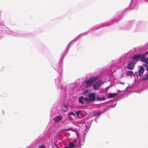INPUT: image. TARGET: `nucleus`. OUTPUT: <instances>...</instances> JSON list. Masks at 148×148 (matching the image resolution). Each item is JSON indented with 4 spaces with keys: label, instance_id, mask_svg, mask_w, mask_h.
Listing matches in <instances>:
<instances>
[{
    "label": "nucleus",
    "instance_id": "1",
    "mask_svg": "<svg viewBox=\"0 0 148 148\" xmlns=\"http://www.w3.org/2000/svg\"><path fill=\"white\" fill-rule=\"evenodd\" d=\"M59 138V135L56 132H53L50 135L49 139L43 140L39 138L37 139L35 143L37 144L38 148H46L50 144H55Z\"/></svg>",
    "mask_w": 148,
    "mask_h": 148
},
{
    "label": "nucleus",
    "instance_id": "2",
    "mask_svg": "<svg viewBox=\"0 0 148 148\" xmlns=\"http://www.w3.org/2000/svg\"><path fill=\"white\" fill-rule=\"evenodd\" d=\"M62 62H61L62 63ZM57 71L59 74V76L55 79V83L56 85L59 88H62V86L61 84L62 79V63L59 64L57 68Z\"/></svg>",
    "mask_w": 148,
    "mask_h": 148
},
{
    "label": "nucleus",
    "instance_id": "3",
    "mask_svg": "<svg viewBox=\"0 0 148 148\" xmlns=\"http://www.w3.org/2000/svg\"><path fill=\"white\" fill-rule=\"evenodd\" d=\"M99 76H97L92 77L90 78L89 79L85 80L84 82V84L86 85L85 87L86 88L90 87L92 84L96 80L99 79Z\"/></svg>",
    "mask_w": 148,
    "mask_h": 148
},
{
    "label": "nucleus",
    "instance_id": "4",
    "mask_svg": "<svg viewBox=\"0 0 148 148\" xmlns=\"http://www.w3.org/2000/svg\"><path fill=\"white\" fill-rule=\"evenodd\" d=\"M96 95V93H90L88 95V97H85L84 99L88 103L90 101H93L95 99Z\"/></svg>",
    "mask_w": 148,
    "mask_h": 148
},
{
    "label": "nucleus",
    "instance_id": "5",
    "mask_svg": "<svg viewBox=\"0 0 148 148\" xmlns=\"http://www.w3.org/2000/svg\"><path fill=\"white\" fill-rule=\"evenodd\" d=\"M144 55V53L142 54H135L133 56V60L134 61H137L139 60L141 61V58H143Z\"/></svg>",
    "mask_w": 148,
    "mask_h": 148
},
{
    "label": "nucleus",
    "instance_id": "6",
    "mask_svg": "<svg viewBox=\"0 0 148 148\" xmlns=\"http://www.w3.org/2000/svg\"><path fill=\"white\" fill-rule=\"evenodd\" d=\"M88 32H85L84 33H83V34L80 35L79 36H77L76 38H75L73 40H72L68 44V45L67 47V50L69 48L70 46L71 45V44L74 41H75L77 40L80 37L82 36H84L86 35H87L88 34Z\"/></svg>",
    "mask_w": 148,
    "mask_h": 148
},
{
    "label": "nucleus",
    "instance_id": "7",
    "mask_svg": "<svg viewBox=\"0 0 148 148\" xmlns=\"http://www.w3.org/2000/svg\"><path fill=\"white\" fill-rule=\"evenodd\" d=\"M102 82L100 80L96 82L93 85V88L94 90H98L101 85L102 84Z\"/></svg>",
    "mask_w": 148,
    "mask_h": 148
},
{
    "label": "nucleus",
    "instance_id": "8",
    "mask_svg": "<svg viewBox=\"0 0 148 148\" xmlns=\"http://www.w3.org/2000/svg\"><path fill=\"white\" fill-rule=\"evenodd\" d=\"M76 113L78 119L83 118L86 115L85 112L83 111H78L76 112Z\"/></svg>",
    "mask_w": 148,
    "mask_h": 148
},
{
    "label": "nucleus",
    "instance_id": "9",
    "mask_svg": "<svg viewBox=\"0 0 148 148\" xmlns=\"http://www.w3.org/2000/svg\"><path fill=\"white\" fill-rule=\"evenodd\" d=\"M145 55L143 56V58H141V61L143 62H145L147 65H148V58L145 57L146 55L148 54V51H147L144 53Z\"/></svg>",
    "mask_w": 148,
    "mask_h": 148
},
{
    "label": "nucleus",
    "instance_id": "10",
    "mask_svg": "<svg viewBox=\"0 0 148 148\" xmlns=\"http://www.w3.org/2000/svg\"><path fill=\"white\" fill-rule=\"evenodd\" d=\"M68 105L67 104H64L63 105H62V108L61 109V110L62 111V112L63 113H64L67 112L68 109Z\"/></svg>",
    "mask_w": 148,
    "mask_h": 148
},
{
    "label": "nucleus",
    "instance_id": "11",
    "mask_svg": "<svg viewBox=\"0 0 148 148\" xmlns=\"http://www.w3.org/2000/svg\"><path fill=\"white\" fill-rule=\"evenodd\" d=\"M135 63L134 62H132L130 63L127 66V69L130 70H133L134 68Z\"/></svg>",
    "mask_w": 148,
    "mask_h": 148
},
{
    "label": "nucleus",
    "instance_id": "12",
    "mask_svg": "<svg viewBox=\"0 0 148 148\" xmlns=\"http://www.w3.org/2000/svg\"><path fill=\"white\" fill-rule=\"evenodd\" d=\"M116 21H114V20H112V21H111V23H110V24H109L106 25H102V26H101L100 27H98V28H96V29L93 28V29H91L89 31V32H92L93 31L95 30L96 29H98V28H101V27H104V26H107L113 24L114 22H116Z\"/></svg>",
    "mask_w": 148,
    "mask_h": 148
},
{
    "label": "nucleus",
    "instance_id": "13",
    "mask_svg": "<svg viewBox=\"0 0 148 148\" xmlns=\"http://www.w3.org/2000/svg\"><path fill=\"white\" fill-rule=\"evenodd\" d=\"M62 119V117L61 116H56L55 118H54L53 120H54L55 122H58Z\"/></svg>",
    "mask_w": 148,
    "mask_h": 148
},
{
    "label": "nucleus",
    "instance_id": "14",
    "mask_svg": "<svg viewBox=\"0 0 148 148\" xmlns=\"http://www.w3.org/2000/svg\"><path fill=\"white\" fill-rule=\"evenodd\" d=\"M69 146L66 148H74L76 147V145L74 142H71L69 144Z\"/></svg>",
    "mask_w": 148,
    "mask_h": 148
},
{
    "label": "nucleus",
    "instance_id": "15",
    "mask_svg": "<svg viewBox=\"0 0 148 148\" xmlns=\"http://www.w3.org/2000/svg\"><path fill=\"white\" fill-rule=\"evenodd\" d=\"M144 71L145 70L143 67L142 66L141 67L139 70V75L140 76H142L144 72Z\"/></svg>",
    "mask_w": 148,
    "mask_h": 148
},
{
    "label": "nucleus",
    "instance_id": "16",
    "mask_svg": "<svg viewBox=\"0 0 148 148\" xmlns=\"http://www.w3.org/2000/svg\"><path fill=\"white\" fill-rule=\"evenodd\" d=\"M118 95V94L117 93H110L108 94V98H112Z\"/></svg>",
    "mask_w": 148,
    "mask_h": 148
},
{
    "label": "nucleus",
    "instance_id": "17",
    "mask_svg": "<svg viewBox=\"0 0 148 148\" xmlns=\"http://www.w3.org/2000/svg\"><path fill=\"white\" fill-rule=\"evenodd\" d=\"M11 35L15 36H19V33L18 32H13L11 33Z\"/></svg>",
    "mask_w": 148,
    "mask_h": 148
},
{
    "label": "nucleus",
    "instance_id": "18",
    "mask_svg": "<svg viewBox=\"0 0 148 148\" xmlns=\"http://www.w3.org/2000/svg\"><path fill=\"white\" fill-rule=\"evenodd\" d=\"M83 97L82 96H81L79 98V103H81V104H83L84 103V101L83 100Z\"/></svg>",
    "mask_w": 148,
    "mask_h": 148
},
{
    "label": "nucleus",
    "instance_id": "19",
    "mask_svg": "<svg viewBox=\"0 0 148 148\" xmlns=\"http://www.w3.org/2000/svg\"><path fill=\"white\" fill-rule=\"evenodd\" d=\"M133 72L132 71H129L126 73V75L127 76H131L133 74Z\"/></svg>",
    "mask_w": 148,
    "mask_h": 148
},
{
    "label": "nucleus",
    "instance_id": "20",
    "mask_svg": "<svg viewBox=\"0 0 148 148\" xmlns=\"http://www.w3.org/2000/svg\"><path fill=\"white\" fill-rule=\"evenodd\" d=\"M101 114V113L99 112H96L94 113V116L98 117Z\"/></svg>",
    "mask_w": 148,
    "mask_h": 148
},
{
    "label": "nucleus",
    "instance_id": "21",
    "mask_svg": "<svg viewBox=\"0 0 148 148\" xmlns=\"http://www.w3.org/2000/svg\"><path fill=\"white\" fill-rule=\"evenodd\" d=\"M71 115H72L74 117L75 116V115L74 114L73 112L70 111L69 112L68 114V116H70Z\"/></svg>",
    "mask_w": 148,
    "mask_h": 148
},
{
    "label": "nucleus",
    "instance_id": "22",
    "mask_svg": "<svg viewBox=\"0 0 148 148\" xmlns=\"http://www.w3.org/2000/svg\"><path fill=\"white\" fill-rule=\"evenodd\" d=\"M96 98H97V100H103L104 99V98L103 97H99L98 95H97Z\"/></svg>",
    "mask_w": 148,
    "mask_h": 148
},
{
    "label": "nucleus",
    "instance_id": "23",
    "mask_svg": "<svg viewBox=\"0 0 148 148\" xmlns=\"http://www.w3.org/2000/svg\"><path fill=\"white\" fill-rule=\"evenodd\" d=\"M148 79V74L146 76L144 77L142 79L143 80L145 81Z\"/></svg>",
    "mask_w": 148,
    "mask_h": 148
},
{
    "label": "nucleus",
    "instance_id": "24",
    "mask_svg": "<svg viewBox=\"0 0 148 148\" xmlns=\"http://www.w3.org/2000/svg\"><path fill=\"white\" fill-rule=\"evenodd\" d=\"M6 32L7 33L9 34H10L11 35V33H12V31L10 29H8V30H6Z\"/></svg>",
    "mask_w": 148,
    "mask_h": 148
},
{
    "label": "nucleus",
    "instance_id": "25",
    "mask_svg": "<svg viewBox=\"0 0 148 148\" xmlns=\"http://www.w3.org/2000/svg\"><path fill=\"white\" fill-rule=\"evenodd\" d=\"M112 66H111L110 67V69H111V68H112ZM116 68L115 67H113V69H110V71L111 72H113L114 71L116 70Z\"/></svg>",
    "mask_w": 148,
    "mask_h": 148
},
{
    "label": "nucleus",
    "instance_id": "26",
    "mask_svg": "<svg viewBox=\"0 0 148 148\" xmlns=\"http://www.w3.org/2000/svg\"><path fill=\"white\" fill-rule=\"evenodd\" d=\"M143 65L145 66L146 70L147 71H148V65L146 64H144Z\"/></svg>",
    "mask_w": 148,
    "mask_h": 148
},
{
    "label": "nucleus",
    "instance_id": "27",
    "mask_svg": "<svg viewBox=\"0 0 148 148\" xmlns=\"http://www.w3.org/2000/svg\"><path fill=\"white\" fill-rule=\"evenodd\" d=\"M70 130H71L73 131H75V130L74 129H72V128H69Z\"/></svg>",
    "mask_w": 148,
    "mask_h": 148
},
{
    "label": "nucleus",
    "instance_id": "28",
    "mask_svg": "<svg viewBox=\"0 0 148 148\" xmlns=\"http://www.w3.org/2000/svg\"><path fill=\"white\" fill-rule=\"evenodd\" d=\"M118 92H119V93L121 92L119 90H117Z\"/></svg>",
    "mask_w": 148,
    "mask_h": 148
}]
</instances>
